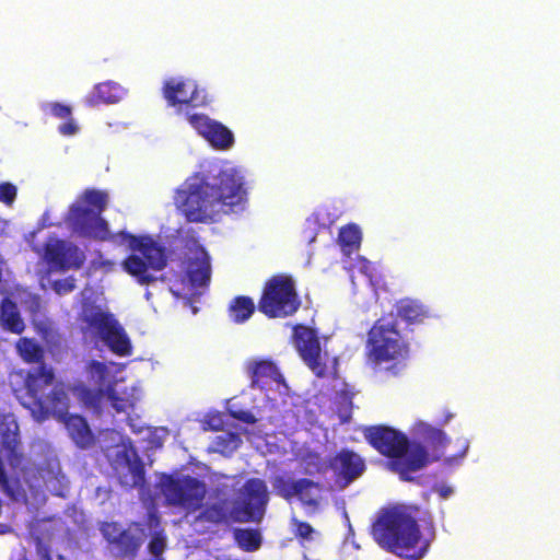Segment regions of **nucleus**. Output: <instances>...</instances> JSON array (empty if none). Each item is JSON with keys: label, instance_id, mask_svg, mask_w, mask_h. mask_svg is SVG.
<instances>
[{"label": "nucleus", "instance_id": "obj_49", "mask_svg": "<svg viewBox=\"0 0 560 560\" xmlns=\"http://www.w3.org/2000/svg\"><path fill=\"white\" fill-rule=\"evenodd\" d=\"M4 532H5V529H1V530H0V533H4Z\"/></svg>", "mask_w": 560, "mask_h": 560}, {"label": "nucleus", "instance_id": "obj_47", "mask_svg": "<svg viewBox=\"0 0 560 560\" xmlns=\"http://www.w3.org/2000/svg\"><path fill=\"white\" fill-rule=\"evenodd\" d=\"M453 417L454 415L452 412H446L442 424H447L453 419Z\"/></svg>", "mask_w": 560, "mask_h": 560}, {"label": "nucleus", "instance_id": "obj_31", "mask_svg": "<svg viewBox=\"0 0 560 560\" xmlns=\"http://www.w3.org/2000/svg\"><path fill=\"white\" fill-rule=\"evenodd\" d=\"M361 242V231L355 224L343 226L339 233V243L342 252L347 255L355 250Z\"/></svg>", "mask_w": 560, "mask_h": 560}, {"label": "nucleus", "instance_id": "obj_9", "mask_svg": "<svg viewBox=\"0 0 560 560\" xmlns=\"http://www.w3.org/2000/svg\"><path fill=\"white\" fill-rule=\"evenodd\" d=\"M410 347L408 340L389 320H378L369 331L366 357L374 368L397 374L406 365Z\"/></svg>", "mask_w": 560, "mask_h": 560}, {"label": "nucleus", "instance_id": "obj_24", "mask_svg": "<svg viewBox=\"0 0 560 560\" xmlns=\"http://www.w3.org/2000/svg\"><path fill=\"white\" fill-rule=\"evenodd\" d=\"M143 397V387L140 381H133L124 388L116 383L113 385L103 401V408L110 406L117 412H125L133 408Z\"/></svg>", "mask_w": 560, "mask_h": 560}, {"label": "nucleus", "instance_id": "obj_29", "mask_svg": "<svg viewBox=\"0 0 560 560\" xmlns=\"http://www.w3.org/2000/svg\"><path fill=\"white\" fill-rule=\"evenodd\" d=\"M129 427L133 432L143 434V439L148 441L150 447L162 446L168 436V430L164 427L144 428L136 424L132 419H129Z\"/></svg>", "mask_w": 560, "mask_h": 560}, {"label": "nucleus", "instance_id": "obj_23", "mask_svg": "<svg viewBox=\"0 0 560 560\" xmlns=\"http://www.w3.org/2000/svg\"><path fill=\"white\" fill-rule=\"evenodd\" d=\"M273 488L279 495L285 499L298 497L303 504L310 506H316L322 498V489L308 480L292 482L284 477H277Z\"/></svg>", "mask_w": 560, "mask_h": 560}, {"label": "nucleus", "instance_id": "obj_17", "mask_svg": "<svg viewBox=\"0 0 560 560\" xmlns=\"http://www.w3.org/2000/svg\"><path fill=\"white\" fill-rule=\"evenodd\" d=\"M300 305L293 281L283 276L269 280L259 302V311L269 317L293 314Z\"/></svg>", "mask_w": 560, "mask_h": 560}, {"label": "nucleus", "instance_id": "obj_11", "mask_svg": "<svg viewBox=\"0 0 560 560\" xmlns=\"http://www.w3.org/2000/svg\"><path fill=\"white\" fill-rule=\"evenodd\" d=\"M96 441L118 475L120 483L128 488L140 487L143 482V466L130 440L118 431L105 430L98 434Z\"/></svg>", "mask_w": 560, "mask_h": 560}, {"label": "nucleus", "instance_id": "obj_34", "mask_svg": "<svg viewBox=\"0 0 560 560\" xmlns=\"http://www.w3.org/2000/svg\"><path fill=\"white\" fill-rule=\"evenodd\" d=\"M40 285L44 290L50 287L57 294L62 295L71 292L74 289V280L72 278H65L63 280H51L49 277H43L40 279Z\"/></svg>", "mask_w": 560, "mask_h": 560}, {"label": "nucleus", "instance_id": "obj_33", "mask_svg": "<svg viewBox=\"0 0 560 560\" xmlns=\"http://www.w3.org/2000/svg\"><path fill=\"white\" fill-rule=\"evenodd\" d=\"M158 524H159L158 518L151 514L150 515V527H151V529L154 530L152 533V538L149 544V550L153 557L151 560L161 559L160 556L162 555V552L164 551L165 546H166L165 536L161 532L155 529L158 527Z\"/></svg>", "mask_w": 560, "mask_h": 560}, {"label": "nucleus", "instance_id": "obj_39", "mask_svg": "<svg viewBox=\"0 0 560 560\" xmlns=\"http://www.w3.org/2000/svg\"><path fill=\"white\" fill-rule=\"evenodd\" d=\"M302 464L304 465V469L307 474H314L317 471H322L323 463L319 456L316 453L307 452L302 455Z\"/></svg>", "mask_w": 560, "mask_h": 560}, {"label": "nucleus", "instance_id": "obj_13", "mask_svg": "<svg viewBox=\"0 0 560 560\" xmlns=\"http://www.w3.org/2000/svg\"><path fill=\"white\" fill-rule=\"evenodd\" d=\"M162 95L168 107L174 108L177 114H184L186 118L187 113L191 114V108L206 107L211 103L206 89L196 80L185 77L165 79Z\"/></svg>", "mask_w": 560, "mask_h": 560}, {"label": "nucleus", "instance_id": "obj_36", "mask_svg": "<svg viewBox=\"0 0 560 560\" xmlns=\"http://www.w3.org/2000/svg\"><path fill=\"white\" fill-rule=\"evenodd\" d=\"M358 270L361 275V278L365 284L372 285V265L364 258H359L355 262V266L351 273V281L355 285V275L354 271Z\"/></svg>", "mask_w": 560, "mask_h": 560}, {"label": "nucleus", "instance_id": "obj_46", "mask_svg": "<svg viewBox=\"0 0 560 560\" xmlns=\"http://www.w3.org/2000/svg\"><path fill=\"white\" fill-rule=\"evenodd\" d=\"M9 221L0 215V235L7 230Z\"/></svg>", "mask_w": 560, "mask_h": 560}, {"label": "nucleus", "instance_id": "obj_37", "mask_svg": "<svg viewBox=\"0 0 560 560\" xmlns=\"http://www.w3.org/2000/svg\"><path fill=\"white\" fill-rule=\"evenodd\" d=\"M43 109L45 113L50 114L61 120L68 119L72 114L71 107L61 103H45L43 105Z\"/></svg>", "mask_w": 560, "mask_h": 560}, {"label": "nucleus", "instance_id": "obj_2", "mask_svg": "<svg viewBox=\"0 0 560 560\" xmlns=\"http://www.w3.org/2000/svg\"><path fill=\"white\" fill-rule=\"evenodd\" d=\"M0 485L9 497L37 508L46 500L45 490L65 495L67 479L54 456L31 466L18 452L19 425L12 413L0 415Z\"/></svg>", "mask_w": 560, "mask_h": 560}, {"label": "nucleus", "instance_id": "obj_32", "mask_svg": "<svg viewBox=\"0 0 560 560\" xmlns=\"http://www.w3.org/2000/svg\"><path fill=\"white\" fill-rule=\"evenodd\" d=\"M234 537L238 546L246 551L258 549L261 542L260 534L254 529H236Z\"/></svg>", "mask_w": 560, "mask_h": 560}, {"label": "nucleus", "instance_id": "obj_15", "mask_svg": "<svg viewBox=\"0 0 560 560\" xmlns=\"http://www.w3.org/2000/svg\"><path fill=\"white\" fill-rule=\"evenodd\" d=\"M294 346L304 363L317 376L331 375L336 371L337 359L320 342L315 331L305 326L294 329Z\"/></svg>", "mask_w": 560, "mask_h": 560}, {"label": "nucleus", "instance_id": "obj_21", "mask_svg": "<svg viewBox=\"0 0 560 560\" xmlns=\"http://www.w3.org/2000/svg\"><path fill=\"white\" fill-rule=\"evenodd\" d=\"M187 122L202 137L211 147L217 150H230L234 144L233 132L223 124L201 113H187Z\"/></svg>", "mask_w": 560, "mask_h": 560}, {"label": "nucleus", "instance_id": "obj_48", "mask_svg": "<svg viewBox=\"0 0 560 560\" xmlns=\"http://www.w3.org/2000/svg\"><path fill=\"white\" fill-rule=\"evenodd\" d=\"M196 313H197V308L192 307V314H196Z\"/></svg>", "mask_w": 560, "mask_h": 560}, {"label": "nucleus", "instance_id": "obj_20", "mask_svg": "<svg viewBox=\"0 0 560 560\" xmlns=\"http://www.w3.org/2000/svg\"><path fill=\"white\" fill-rule=\"evenodd\" d=\"M40 255L49 271H66L79 268L84 261V254L71 243L49 237Z\"/></svg>", "mask_w": 560, "mask_h": 560}, {"label": "nucleus", "instance_id": "obj_19", "mask_svg": "<svg viewBox=\"0 0 560 560\" xmlns=\"http://www.w3.org/2000/svg\"><path fill=\"white\" fill-rule=\"evenodd\" d=\"M18 304L32 315L37 314L42 306L40 299L26 289L16 288L14 292L5 296L0 305V325L13 334H22L25 329Z\"/></svg>", "mask_w": 560, "mask_h": 560}, {"label": "nucleus", "instance_id": "obj_25", "mask_svg": "<svg viewBox=\"0 0 560 560\" xmlns=\"http://www.w3.org/2000/svg\"><path fill=\"white\" fill-rule=\"evenodd\" d=\"M330 468L338 476L339 487L345 488L363 472L364 463L359 455L345 451L334 458Z\"/></svg>", "mask_w": 560, "mask_h": 560}, {"label": "nucleus", "instance_id": "obj_41", "mask_svg": "<svg viewBox=\"0 0 560 560\" xmlns=\"http://www.w3.org/2000/svg\"><path fill=\"white\" fill-rule=\"evenodd\" d=\"M34 325L38 334L49 343L54 340V329L49 323L34 320Z\"/></svg>", "mask_w": 560, "mask_h": 560}, {"label": "nucleus", "instance_id": "obj_12", "mask_svg": "<svg viewBox=\"0 0 560 560\" xmlns=\"http://www.w3.org/2000/svg\"><path fill=\"white\" fill-rule=\"evenodd\" d=\"M122 369V364L114 362L91 361L85 370L89 386L80 384L73 387V395L88 408L101 412L104 398L115 384L116 375L120 373Z\"/></svg>", "mask_w": 560, "mask_h": 560}, {"label": "nucleus", "instance_id": "obj_18", "mask_svg": "<svg viewBox=\"0 0 560 560\" xmlns=\"http://www.w3.org/2000/svg\"><path fill=\"white\" fill-rule=\"evenodd\" d=\"M228 411L231 417L241 422L250 425V429H243L241 427L234 428V431H222L219 435L215 436L212 443V450L219 452L223 455H230L234 451L238 448L242 443L241 431L246 435L247 440L260 452L262 451V446L260 444L261 431L258 429L257 422L260 421L257 419L250 411L238 409L235 407L233 402H229Z\"/></svg>", "mask_w": 560, "mask_h": 560}, {"label": "nucleus", "instance_id": "obj_3", "mask_svg": "<svg viewBox=\"0 0 560 560\" xmlns=\"http://www.w3.org/2000/svg\"><path fill=\"white\" fill-rule=\"evenodd\" d=\"M246 201L244 172L230 163L210 164L187 178L175 196L177 208L192 222L215 221Z\"/></svg>", "mask_w": 560, "mask_h": 560}, {"label": "nucleus", "instance_id": "obj_1", "mask_svg": "<svg viewBox=\"0 0 560 560\" xmlns=\"http://www.w3.org/2000/svg\"><path fill=\"white\" fill-rule=\"evenodd\" d=\"M108 202L106 191L84 190L69 208L67 225L73 233L95 240H108L125 245L131 254L121 262V268L139 283L156 280L155 273L165 267L163 249L151 237H137L126 232L112 234L107 222L101 217Z\"/></svg>", "mask_w": 560, "mask_h": 560}, {"label": "nucleus", "instance_id": "obj_5", "mask_svg": "<svg viewBox=\"0 0 560 560\" xmlns=\"http://www.w3.org/2000/svg\"><path fill=\"white\" fill-rule=\"evenodd\" d=\"M413 434L425 445L409 443L406 435L386 427L370 428L365 432L370 444L389 458V468L404 480H411L413 472L432 462L444 457L451 463L455 458L446 456L450 438L443 430L419 421L413 427Z\"/></svg>", "mask_w": 560, "mask_h": 560}, {"label": "nucleus", "instance_id": "obj_44", "mask_svg": "<svg viewBox=\"0 0 560 560\" xmlns=\"http://www.w3.org/2000/svg\"><path fill=\"white\" fill-rule=\"evenodd\" d=\"M101 266L104 269V271L108 272L115 269L116 264L109 260H104L101 262Z\"/></svg>", "mask_w": 560, "mask_h": 560}, {"label": "nucleus", "instance_id": "obj_35", "mask_svg": "<svg viewBox=\"0 0 560 560\" xmlns=\"http://www.w3.org/2000/svg\"><path fill=\"white\" fill-rule=\"evenodd\" d=\"M18 197V187L10 182L0 183V202L12 208Z\"/></svg>", "mask_w": 560, "mask_h": 560}, {"label": "nucleus", "instance_id": "obj_38", "mask_svg": "<svg viewBox=\"0 0 560 560\" xmlns=\"http://www.w3.org/2000/svg\"><path fill=\"white\" fill-rule=\"evenodd\" d=\"M224 425H225L224 416L220 412H209L202 421L203 430L225 431Z\"/></svg>", "mask_w": 560, "mask_h": 560}, {"label": "nucleus", "instance_id": "obj_10", "mask_svg": "<svg viewBox=\"0 0 560 560\" xmlns=\"http://www.w3.org/2000/svg\"><path fill=\"white\" fill-rule=\"evenodd\" d=\"M268 501L266 485L260 479L248 480L240 490L237 499L225 506L207 509L197 518L217 523L224 520L237 522H259Z\"/></svg>", "mask_w": 560, "mask_h": 560}, {"label": "nucleus", "instance_id": "obj_26", "mask_svg": "<svg viewBox=\"0 0 560 560\" xmlns=\"http://www.w3.org/2000/svg\"><path fill=\"white\" fill-rule=\"evenodd\" d=\"M127 95V89L114 81H106L96 84L92 91L88 93L84 102L89 106H96L101 103L115 104L124 100Z\"/></svg>", "mask_w": 560, "mask_h": 560}, {"label": "nucleus", "instance_id": "obj_4", "mask_svg": "<svg viewBox=\"0 0 560 560\" xmlns=\"http://www.w3.org/2000/svg\"><path fill=\"white\" fill-rule=\"evenodd\" d=\"M52 370L46 365L25 372L15 371L10 375V385L21 405L27 408L32 417L42 422L54 417L65 422L72 441L81 448L89 447L94 441L86 421L71 415L66 418L69 398L63 385H54Z\"/></svg>", "mask_w": 560, "mask_h": 560}, {"label": "nucleus", "instance_id": "obj_22", "mask_svg": "<svg viewBox=\"0 0 560 560\" xmlns=\"http://www.w3.org/2000/svg\"><path fill=\"white\" fill-rule=\"evenodd\" d=\"M101 532L110 544L117 546L122 556H132L144 539L143 530L137 525L124 530L117 523H104Z\"/></svg>", "mask_w": 560, "mask_h": 560}, {"label": "nucleus", "instance_id": "obj_27", "mask_svg": "<svg viewBox=\"0 0 560 560\" xmlns=\"http://www.w3.org/2000/svg\"><path fill=\"white\" fill-rule=\"evenodd\" d=\"M397 315L401 319L410 323H422L429 317V311L419 302L411 299L401 300L397 306Z\"/></svg>", "mask_w": 560, "mask_h": 560}, {"label": "nucleus", "instance_id": "obj_28", "mask_svg": "<svg viewBox=\"0 0 560 560\" xmlns=\"http://www.w3.org/2000/svg\"><path fill=\"white\" fill-rule=\"evenodd\" d=\"M255 304L252 299L246 296H237L229 304V317L234 323L246 322L254 313Z\"/></svg>", "mask_w": 560, "mask_h": 560}, {"label": "nucleus", "instance_id": "obj_14", "mask_svg": "<svg viewBox=\"0 0 560 560\" xmlns=\"http://www.w3.org/2000/svg\"><path fill=\"white\" fill-rule=\"evenodd\" d=\"M158 487L167 504L178 506L188 514L202 508L206 486L196 478L162 476Z\"/></svg>", "mask_w": 560, "mask_h": 560}, {"label": "nucleus", "instance_id": "obj_40", "mask_svg": "<svg viewBox=\"0 0 560 560\" xmlns=\"http://www.w3.org/2000/svg\"><path fill=\"white\" fill-rule=\"evenodd\" d=\"M58 130L62 136L68 137L77 135L80 130V127L72 117H69L68 119H65L62 124L59 125Z\"/></svg>", "mask_w": 560, "mask_h": 560}, {"label": "nucleus", "instance_id": "obj_6", "mask_svg": "<svg viewBox=\"0 0 560 560\" xmlns=\"http://www.w3.org/2000/svg\"><path fill=\"white\" fill-rule=\"evenodd\" d=\"M252 387L260 392L256 399L259 420H268L277 427L294 428L301 422L304 409L300 396L290 388L277 364L267 359L254 358L245 364Z\"/></svg>", "mask_w": 560, "mask_h": 560}, {"label": "nucleus", "instance_id": "obj_16", "mask_svg": "<svg viewBox=\"0 0 560 560\" xmlns=\"http://www.w3.org/2000/svg\"><path fill=\"white\" fill-rule=\"evenodd\" d=\"M211 266L208 253L200 246L195 245L188 255L186 278L178 283H173L171 292L178 298L191 300L200 296L210 282Z\"/></svg>", "mask_w": 560, "mask_h": 560}, {"label": "nucleus", "instance_id": "obj_42", "mask_svg": "<svg viewBox=\"0 0 560 560\" xmlns=\"http://www.w3.org/2000/svg\"><path fill=\"white\" fill-rule=\"evenodd\" d=\"M434 490L439 497L444 500L451 498L454 494V488L445 483L438 485Z\"/></svg>", "mask_w": 560, "mask_h": 560}, {"label": "nucleus", "instance_id": "obj_30", "mask_svg": "<svg viewBox=\"0 0 560 560\" xmlns=\"http://www.w3.org/2000/svg\"><path fill=\"white\" fill-rule=\"evenodd\" d=\"M15 348L22 360L27 363L39 362L43 358V348L34 339L21 338Z\"/></svg>", "mask_w": 560, "mask_h": 560}, {"label": "nucleus", "instance_id": "obj_7", "mask_svg": "<svg viewBox=\"0 0 560 560\" xmlns=\"http://www.w3.org/2000/svg\"><path fill=\"white\" fill-rule=\"evenodd\" d=\"M83 338L88 345L108 348L119 357L132 353V343L120 323L106 308L102 292L85 288L80 314Z\"/></svg>", "mask_w": 560, "mask_h": 560}, {"label": "nucleus", "instance_id": "obj_43", "mask_svg": "<svg viewBox=\"0 0 560 560\" xmlns=\"http://www.w3.org/2000/svg\"><path fill=\"white\" fill-rule=\"evenodd\" d=\"M298 534L304 539H313V534H315V530L308 524L301 523L298 526Z\"/></svg>", "mask_w": 560, "mask_h": 560}, {"label": "nucleus", "instance_id": "obj_45", "mask_svg": "<svg viewBox=\"0 0 560 560\" xmlns=\"http://www.w3.org/2000/svg\"><path fill=\"white\" fill-rule=\"evenodd\" d=\"M468 448H469V443H468V441H467V440H463V441H462V452H460V454H459V458H463V457L466 455V453H467Z\"/></svg>", "mask_w": 560, "mask_h": 560}, {"label": "nucleus", "instance_id": "obj_8", "mask_svg": "<svg viewBox=\"0 0 560 560\" xmlns=\"http://www.w3.org/2000/svg\"><path fill=\"white\" fill-rule=\"evenodd\" d=\"M373 536L381 547L409 560L423 558L430 546L411 510L404 506L383 511L373 525Z\"/></svg>", "mask_w": 560, "mask_h": 560}]
</instances>
